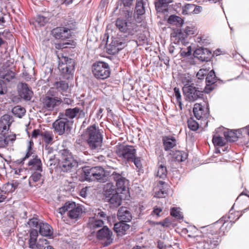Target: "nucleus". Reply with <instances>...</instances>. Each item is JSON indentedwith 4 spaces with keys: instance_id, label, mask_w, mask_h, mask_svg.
I'll use <instances>...</instances> for the list:
<instances>
[{
    "instance_id": "f03ea898",
    "label": "nucleus",
    "mask_w": 249,
    "mask_h": 249,
    "mask_svg": "<svg viewBox=\"0 0 249 249\" xmlns=\"http://www.w3.org/2000/svg\"><path fill=\"white\" fill-rule=\"evenodd\" d=\"M87 142L90 149L95 152L101 148L103 138L99 130L95 124L88 127L85 133Z\"/></svg>"
},
{
    "instance_id": "1a4fd4ad",
    "label": "nucleus",
    "mask_w": 249,
    "mask_h": 249,
    "mask_svg": "<svg viewBox=\"0 0 249 249\" xmlns=\"http://www.w3.org/2000/svg\"><path fill=\"white\" fill-rule=\"evenodd\" d=\"M188 78L187 83L183 88V91L186 100L190 102H194L200 97L202 94L201 91L197 90L196 87L189 85L191 81L189 76Z\"/></svg>"
},
{
    "instance_id": "7c9ffc66",
    "label": "nucleus",
    "mask_w": 249,
    "mask_h": 249,
    "mask_svg": "<svg viewBox=\"0 0 249 249\" xmlns=\"http://www.w3.org/2000/svg\"><path fill=\"white\" fill-rule=\"evenodd\" d=\"M148 0H137L135 11L138 15H142L145 13V6L147 4Z\"/></svg>"
},
{
    "instance_id": "2f4dec72",
    "label": "nucleus",
    "mask_w": 249,
    "mask_h": 249,
    "mask_svg": "<svg viewBox=\"0 0 249 249\" xmlns=\"http://www.w3.org/2000/svg\"><path fill=\"white\" fill-rule=\"evenodd\" d=\"M50 16L48 13L38 15L36 18V23L39 26H43L49 22Z\"/></svg>"
},
{
    "instance_id": "49530a36",
    "label": "nucleus",
    "mask_w": 249,
    "mask_h": 249,
    "mask_svg": "<svg viewBox=\"0 0 249 249\" xmlns=\"http://www.w3.org/2000/svg\"><path fill=\"white\" fill-rule=\"evenodd\" d=\"M73 43L72 42V43H71L70 41L60 42L56 45V48L58 49H61L68 47H73L75 46Z\"/></svg>"
},
{
    "instance_id": "2eb2a0df",
    "label": "nucleus",
    "mask_w": 249,
    "mask_h": 249,
    "mask_svg": "<svg viewBox=\"0 0 249 249\" xmlns=\"http://www.w3.org/2000/svg\"><path fill=\"white\" fill-rule=\"evenodd\" d=\"M194 55L201 61H208L211 58L212 53L208 49L200 47L194 51Z\"/></svg>"
},
{
    "instance_id": "c85d7f7f",
    "label": "nucleus",
    "mask_w": 249,
    "mask_h": 249,
    "mask_svg": "<svg viewBox=\"0 0 249 249\" xmlns=\"http://www.w3.org/2000/svg\"><path fill=\"white\" fill-rule=\"evenodd\" d=\"M89 226L91 231V233L95 232V230L102 228L104 226V222L102 220L94 219L92 218L89 220Z\"/></svg>"
},
{
    "instance_id": "4d7b16f0",
    "label": "nucleus",
    "mask_w": 249,
    "mask_h": 249,
    "mask_svg": "<svg viewBox=\"0 0 249 249\" xmlns=\"http://www.w3.org/2000/svg\"><path fill=\"white\" fill-rule=\"evenodd\" d=\"M28 223L30 226L39 228V223L38 219L36 218H33L30 219Z\"/></svg>"
},
{
    "instance_id": "603ef678",
    "label": "nucleus",
    "mask_w": 249,
    "mask_h": 249,
    "mask_svg": "<svg viewBox=\"0 0 249 249\" xmlns=\"http://www.w3.org/2000/svg\"><path fill=\"white\" fill-rule=\"evenodd\" d=\"M33 144H34V143H33V142L30 141L29 142L28 146V148H27V151L25 156L23 158V160L29 158L31 156V155L33 154L32 150V146H33Z\"/></svg>"
},
{
    "instance_id": "ddd939ff",
    "label": "nucleus",
    "mask_w": 249,
    "mask_h": 249,
    "mask_svg": "<svg viewBox=\"0 0 249 249\" xmlns=\"http://www.w3.org/2000/svg\"><path fill=\"white\" fill-rule=\"evenodd\" d=\"M18 87L19 91V94L21 98L26 101H30L33 96V92L28 85L24 83H19Z\"/></svg>"
},
{
    "instance_id": "393cba45",
    "label": "nucleus",
    "mask_w": 249,
    "mask_h": 249,
    "mask_svg": "<svg viewBox=\"0 0 249 249\" xmlns=\"http://www.w3.org/2000/svg\"><path fill=\"white\" fill-rule=\"evenodd\" d=\"M19 183L17 181L13 180L11 182H8L4 184L1 189V192L5 194L13 192L18 187Z\"/></svg>"
},
{
    "instance_id": "cd10ccee",
    "label": "nucleus",
    "mask_w": 249,
    "mask_h": 249,
    "mask_svg": "<svg viewBox=\"0 0 249 249\" xmlns=\"http://www.w3.org/2000/svg\"><path fill=\"white\" fill-rule=\"evenodd\" d=\"M163 142L165 151H168L174 147L177 144L176 140L174 137H164L163 138Z\"/></svg>"
},
{
    "instance_id": "6e6552de",
    "label": "nucleus",
    "mask_w": 249,
    "mask_h": 249,
    "mask_svg": "<svg viewBox=\"0 0 249 249\" xmlns=\"http://www.w3.org/2000/svg\"><path fill=\"white\" fill-rule=\"evenodd\" d=\"M53 127L59 135L69 134L71 129V122L67 118H60L53 122Z\"/></svg>"
},
{
    "instance_id": "09e8293b",
    "label": "nucleus",
    "mask_w": 249,
    "mask_h": 249,
    "mask_svg": "<svg viewBox=\"0 0 249 249\" xmlns=\"http://www.w3.org/2000/svg\"><path fill=\"white\" fill-rule=\"evenodd\" d=\"M116 27L121 32L124 31V20L123 19L118 18L116 21Z\"/></svg>"
},
{
    "instance_id": "c756f323",
    "label": "nucleus",
    "mask_w": 249,
    "mask_h": 249,
    "mask_svg": "<svg viewBox=\"0 0 249 249\" xmlns=\"http://www.w3.org/2000/svg\"><path fill=\"white\" fill-rule=\"evenodd\" d=\"M103 190L106 198L117 193V188L116 189L115 186L112 182L107 183L104 185Z\"/></svg>"
},
{
    "instance_id": "39448f33",
    "label": "nucleus",
    "mask_w": 249,
    "mask_h": 249,
    "mask_svg": "<svg viewBox=\"0 0 249 249\" xmlns=\"http://www.w3.org/2000/svg\"><path fill=\"white\" fill-rule=\"evenodd\" d=\"M58 69L67 79L72 78L74 72L75 61L71 58L62 56L59 58Z\"/></svg>"
},
{
    "instance_id": "f704fd0d",
    "label": "nucleus",
    "mask_w": 249,
    "mask_h": 249,
    "mask_svg": "<svg viewBox=\"0 0 249 249\" xmlns=\"http://www.w3.org/2000/svg\"><path fill=\"white\" fill-rule=\"evenodd\" d=\"M188 157L186 153L181 151H177L173 155V157L175 160L181 162L185 160Z\"/></svg>"
},
{
    "instance_id": "7ed1b4c3",
    "label": "nucleus",
    "mask_w": 249,
    "mask_h": 249,
    "mask_svg": "<svg viewBox=\"0 0 249 249\" xmlns=\"http://www.w3.org/2000/svg\"><path fill=\"white\" fill-rule=\"evenodd\" d=\"M59 158L58 165L62 172H71L78 166V162L72 156L71 153L68 149L60 150L59 152Z\"/></svg>"
},
{
    "instance_id": "473e14b6",
    "label": "nucleus",
    "mask_w": 249,
    "mask_h": 249,
    "mask_svg": "<svg viewBox=\"0 0 249 249\" xmlns=\"http://www.w3.org/2000/svg\"><path fill=\"white\" fill-rule=\"evenodd\" d=\"M168 22L170 24L180 27L183 24L184 20L181 18L173 15L169 17Z\"/></svg>"
},
{
    "instance_id": "a211bd4d",
    "label": "nucleus",
    "mask_w": 249,
    "mask_h": 249,
    "mask_svg": "<svg viewBox=\"0 0 249 249\" xmlns=\"http://www.w3.org/2000/svg\"><path fill=\"white\" fill-rule=\"evenodd\" d=\"M123 41L118 40H113L112 42L107 47V51L108 54H115L124 48Z\"/></svg>"
},
{
    "instance_id": "774afa93",
    "label": "nucleus",
    "mask_w": 249,
    "mask_h": 249,
    "mask_svg": "<svg viewBox=\"0 0 249 249\" xmlns=\"http://www.w3.org/2000/svg\"><path fill=\"white\" fill-rule=\"evenodd\" d=\"M169 223L170 221L168 219H165L164 221L159 223V224L162 225L163 227H168Z\"/></svg>"
},
{
    "instance_id": "20e7f679",
    "label": "nucleus",
    "mask_w": 249,
    "mask_h": 249,
    "mask_svg": "<svg viewBox=\"0 0 249 249\" xmlns=\"http://www.w3.org/2000/svg\"><path fill=\"white\" fill-rule=\"evenodd\" d=\"M40 101L42 107L48 110H53L62 102V98L54 94L53 89H49L46 94L40 98Z\"/></svg>"
},
{
    "instance_id": "aec40b11",
    "label": "nucleus",
    "mask_w": 249,
    "mask_h": 249,
    "mask_svg": "<svg viewBox=\"0 0 249 249\" xmlns=\"http://www.w3.org/2000/svg\"><path fill=\"white\" fill-rule=\"evenodd\" d=\"M15 134H8L4 133L0 136V148H4L10 145L16 140Z\"/></svg>"
},
{
    "instance_id": "72a5a7b5",
    "label": "nucleus",
    "mask_w": 249,
    "mask_h": 249,
    "mask_svg": "<svg viewBox=\"0 0 249 249\" xmlns=\"http://www.w3.org/2000/svg\"><path fill=\"white\" fill-rule=\"evenodd\" d=\"M119 193L117 191V193L111 195L109 197L107 198V200L110 203L116 207L120 206L122 202V198L119 195Z\"/></svg>"
},
{
    "instance_id": "9d476101",
    "label": "nucleus",
    "mask_w": 249,
    "mask_h": 249,
    "mask_svg": "<svg viewBox=\"0 0 249 249\" xmlns=\"http://www.w3.org/2000/svg\"><path fill=\"white\" fill-rule=\"evenodd\" d=\"M97 239L101 241L104 246H107L112 243V232L107 226L98 230L96 232Z\"/></svg>"
},
{
    "instance_id": "6e6d98bb",
    "label": "nucleus",
    "mask_w": 249,
    "mask_h": 249,
    "mask_svg": "<svg viewBox=\"0 0 249 249\" xmlns=\"http://www.w3.org/2000/svg\"><path fill=\"white\" fill-rule=\"evenodd\" d=\"M174 93H175V96H176L177 98V101L178 103H179V105L180 106H181V95L180 93L179 89L177 88H174Z\"/></svg>"
},
{
    "instance_id": "9b49d317",
    "label": "nucleus",
    "mask_w": 249,
    "mask_h": 249,
    "mask_svg": "<svg viewBox=\"0 0 249 249\" xmlns=\"http://www.w3.org/2000/svg\"><path fill=\"white\" fill-rule=\"evenodd\" d=\"M198 243L203 249H213L218 245L219 238L217 235L210 234L201 238Z\"/></svg>"
},
{
    "instance_id": "69168bd1",
    "label": "nucleus",
    "mask_w": 249,
    "mask_h": 249,
    "mask_svg": "<svg viewBox=\"0 0 249 249\" xmlns=\"http://www.w3.org/2000/svg\"><path fill=\"white\" fill-rule=\"evenodd\" d=\"M124 7V0H119L118 3L117 9H121Z\"/></svg>"
},
{
    "instance_id": "dca6fc26",
    "label": "nucleus",
    "mask_w": 249,
    "mask_h": 249,
    "mask_svg": "<svg viewBox=\"0 0 249 249\" xmlns=\"http://www.w3.org/2000/svg\"><path fill=\"white\" fill-rule=\"evenodd\" d=\"M123 172L121 174L113 172L112 174L113 179L116 182L117 191L118 193H123L124 191V177L123 175Z\"/></svg>"
},
{
    "instance_id": "0eeeda50",
    "label": "nucleus",
    "mask_w": 249,
    "mask_h": 249,
    "mask_svg": "<svg viewBox=\"0 0 249 249\" xmlns=\"http://www.w3.org/2000/svg\"><path fill=\"white\" fill-rule=\"evenodd\" d=\"M92 72L94 77L98 79L104 80L110 74L108 64L103 61H96L92 65Z\"/></svg>"
},
{
    "instance_id": "bf43d9fd",
    "label": "nucleus",
    "mask_w": 249,
    "mask_h": 249,
    "mask_svg": "<svg viewBox=\"0 0 249 249\" xmlns=\"http://www.w3.org/2000/svg\"><path fill=\"white\" fill-rule=\"evenodd\" d=\"M207 74V71L205 69H200L197 73L196 76L199 79H202Z\"/></svg>"
},
{
    "instance_id": "4be33fe9",
    "label": "nucleus",
    "mask_w": 249,
    "mask_h": 249,
    "mask_svg": "<svg viewBox=\"0 0 249 249\" xmlns=\"http://www.w3.org/2000/svg\"><path fill=\"white\" fill-rule=\"evenodd\" d=\"M68 88L69 84L67 82L64 81H60L55 82L50 89H53L54 94L57 95L58 92L62 93L63 92L67 91Z\"/></svg>"
},
{
    "instance_id": "37998d69",
    "label": "nucleus",
    "mask_w": 249,
    "mask_h": 249,
    "mask_svg": "<svg viewBox=\"0 0 249 249\" xmlns=\"http://www.w3.org/2000/svg\"><path fill=\"white\" fill-rule=\"evenodd\" d=\"M213 142L214 145L222 146L226 143V141L222 137L214 136L213 139Z\"/></svg>"
},
{
    "instance_id": "4c0bfd02",
    "label": "nucleus",
    "mask_w": 249,
    "mask_h": 249,
    "mask_svg": "<svg viewBox=\"0 0 249 249\" xmlns=\"http://www.w3.org/2000/svg\"><path fill=\"white\" fill-rule=\"evenodd\" d=\"M167 175V169L162 164H159L156 171V176L161 178H164Z\"/></svg>"
},
{
    "instance_id": "338daca9",
    "label": "nucleus",
    "mask_w": 249,
    "mask_h": 249,
    "mask_svg": "<svg viewBox=\"0 0 249 249\" xmlns=\"http://www.w3.org/2000/svg\"><path fill=\"white\" fill-rule=\"evenodd\" d=\"M62 99V103H63L65 104L70 105V104H71V103H72L71 100L70 98H69L65 97V98H63V99Z\"/></svg>"
},
{
    "instance_id": "4468645a",
    "label": "nucleus",
    "mask_w": 249,
    "mask_h": 249,
    "mask_svg": "<svg viewBox=\"0 0 249 249\" xmlns=\"http://www.w3.org/2000/svg\"><path fill=\"white\" fill-rule=\"evenodd\" d=\"M123 207H122L118 212L117 216L119 219L120 220V222L115 223L114 226V231L118 235L124 234V220L123 218V216H124V212H123Z\"/></svg>"
},
{
    "instance_id": "5701e85b",
    "label": "nucleus",
    "mask_w": 249,
    "mask_h": 249,
    "mask_svg": "<svg viewBox=\"0 0 249 249\" xmlns=\"http://www.w3.org/2000/svg\"><path fill=\"white\" fill-rule=\"evenodd\" d=\"M39 233L44 236L51 237L53 235V231L50 225L46 223L39 222Z\"/></svg>"
},
{
    "instance_id": "b1692460",
    "label": "nucleus",
    "mask_w": 249,
    "mask_h": 249,
    "mask_svg": "<svg viewBox=\"0 0 249 249\" xmlns=\"http://www.w3.org/2000/svg\"><path fill=\"white\" fill-rule=\"evenodd\" d=\"M207 109L208 108H207L205 110L204 107L200 104H196L193 108L194 116L197 119L199 120L206 116L208 112Z\"/></svg>"
},
{
    "instance_id": "a878e982",
    "label": "nucleus",
    "mask_w": 249,
    "mask_h": 249,
    "mask_svg": "<svg viewBox=\"0 0 249 249\" xmlns=\"http://www.w3.org/2000/svg\"><path fill=\"white\" fill-rule=\"evenodd\" d=\"M173 0H157L155 2V7L158 12L164 13L167 11L168 5Z\"/></svg>"
},
{
    "instance_id": "c03bdc74",
    "label": "nucleus",
    "mask_w": 249,
    "mask_h": 249,
    "mask_svg": "<svg viewBox=\"0 0 249 249\" xmlns=\"http://www.w3.org/2000/svg\"><path fill=\"white\" fill-rule=\"evenodd\" d=\"M193 4H187L182 8L181 13L183 15H189L193 14Z\"/></svg>"
},
{
    "instance_id": "5fc2aeb1",
    "label": "nucleus",
    "mask_w": 249,
    "mask_h": 249,
    "mask_svg": "<svg viewBox=\"0 0 249 249\" xmlns=\"http://www.w3.org/2000/svg\"><path fill=\"white\" fill-rule=\"evenodd\" d=\"M167 194L165 190L159 188V190L155 191V196L159 198L164 197Z\"/></svg>"
},
{
    "instance_id": "bb28decb",
    "label": "nucleus",
    "mask_w": 249,
    "mask_h": 249,
    "mask_svg": "<svg viewBox=\"0 0 249 249\" xmlns=\"http://www.w3.org/2000/svg\"><path fill=\"white\" fill-rule=\"evenodd\" d=\"M33 159L28 162V165L31 166V168L39 172L42 171V163L40 159L37 156H33Z\"/></svg>"
},
{
    "instance_id": "864d4df0",
    "label": "nucleus",
    "mask_w": 249,
    "mask_h": 249,
    "mask_svg": "<svg viewBox=\"0 0 249 249\" xmlns=\"http://www.w3.org/2000/svg\"><path fill=\"white\" fill-rule=\"evenodd\" d=\"M7 92L6 84L3 80H0V95L5 94Z\"/></svg>"
},
{
    "instance_id": "a18cd8bd",
    "label": "nucleus",
    "mask_w": 249,
    "mask_h": 249,
    "mask_svg": "<svg viewBox=\"0 0 249 249\" xmlns=\"http://www.w3.org/2000/svg\"><path fill=\"white\" fill-rule=\"evenodd\" d=\"M188 127L193 131L196 130L198 128V124L192 118L188 120Z\"/></svg>"
},
{
    "instance_id": "412c9836",
    "label": "nucleus",
    "mask_w": 249,
    "mask_h": 249,
    "mask_svg": "<svg viewBox=\"0 0 249 249\" xmlns=\"http://www.w3.org/2000/svg\"><path fill=\"white\" fill-rule=\"evenodd\" d=\"M12 121V117L9 115L5 114L2 116L0 120V132L3 133L8 130Z\"/></svg>"
},
{
    "instance_id": "58836bf2",
    "label": "nucleus",
    "mask_w": 249,
    "mask_h": 249,
    "mask_svg": "<svg viewBox=\"0 0 249 249\" xmlns=\"http://www.w3.org/2000/svg\"><path fill=\"white\" fill-rule=\"evenodd\" d=\"M116 153L118 157L122 160L124 159V143L119 144L116 146Z\"/></svg>"
},
{
    "instance_id": "e433bc0d",
    "label": "nucleus",
    "mask_w": 249,
    "mask_h": 249,
    "mask_svg": "<svg viewBox=\"0 0 249 249\" xmlns=\"http://www.w3.org/2000/svg\"><path fill=\"white\" fill-rule=\"evenodd\" d=\"M43 140L46 143H51L53 141V135L52 132L49 131L42 132L40 133Z\"/></svg>"
},
{
    "instance_id": "8fccbe9b",
    "label": "nucleus",
    "mask_w": 249,
    "mask_h": 249,
    "mask_svg": "<svg viewBox=\"0 0 249 249\" xmlns=\"http://www.w3.org/2000/svg\"><path fill=\"white\" fill-rule=\"evenodd\" d=\"M171 215L178 219H181L183 217L178 208H173L171 211Z\"/></svg>"
},
{
    "instance_id": "0e129e2a",
    "label": "nucleus",
    "mask_w": 249,
    "mask_h": 249,
    "mask_svg": "<svg viewBox=\"0 0 249 249\" xmlns=\"http://www.w3.org/2000/svg\"><path fill=\"white\" fill-rule=\"evenodd\" d=\"M41 132L38 129L34 130L32 134V137L36 138L38 136L40 135Z\"/></svg>"
},
{
    "instance_id": "680f3d73",
    "label": "nucleus",
    "mask_w": 249,
    "mask_h": 249,
    "mask_svg": "<svg viewBox=\"0 0 249 249\" xmlns=\"http://www.w3.org/2000/svg\"><path fill=\"white\" fill-rule=\"evenodd\" d=\"M38 236V232L36 230H32L30 232V237L33 238H36Z\"/></svg>"
},
{
    "instance_id": "6ab92c4d",
    "label": "nucleus",
    "mask_w": 249,
    "mask_h": 249,
    "mask_svg": "<svg viewBox=\"0 0 249 249\" xmlns=\"http://www.w3.org/2000/svg\"><path fill=\"white\" fill-rule=\"evenodd\" d=\"M65 116L70 119H73L76 117L79 118H83L85 117V112L78 107L68 108L65 110Z\"/></svg>"
},
{
    "instance_id": "a19ab883",
    "label": "nucleus",
    "mask_w": 249,
    "mask_h": 249,
    "mask_svg": "<svg viewBox=\"0 0 249 249\" xmlns=\"http://www.w3.org/2000/svg\"><path fill=\"white\" fill-rule=\"evenodd\" d=\"M183 32L187 36L193 35L197 34V29L195 26L190 25L185 27L183 30Z\"/></svg>"
},
{
    "instance_id": "79ce46f5",
    "label": "nucleus",
    "mask_w": 249,
    "mask_h": 249,
    "mask_svg": "<svg viewBox=\"0 0 249 249\" xmlns=\"http://www.w3.org/2000/svg\"><path fill=\"white\" fill-rule=\"evenodd\" d=\"M15 77V73L11 71H7L4 73H1L0 75V77L4 79L5 80L9 82Z\"/></svg>"
},
{
    "instance_id": "de8ad7c7",
    "label": "nucleus",
    "mask_w": 249,
    "mask_h": 249,
    "mask_svg": "<svg viewBox=\"0 0 249 249\" xmlns=\"http://www.w3.org/2000/svg\"><path fill=\"white\" fill-rule=\"evenodd\" d=\"M45 160L48 161V164L49 166L55 164V155L52 154L51 152H48V154L45 156Z\"/></svg>"
},
{
    "instance_id": "423d86ee",
    "label": "nucleus",
    "mask_w": 249,
    "mask_h": 249,
    "mask_svg": "<svg viewBox=\"0 0 249 249\" xmlns=\"http://www.w3.org/2000/svg\"><path fill=\"white\" fill-rule=\"evenodd\" d=\"M68 212V216L71 219H77L83 213V209L81 206L76 204L74 202H67L65 205L59 209V213L63 214Z\"/></svg>"
},
{
    "instance_id": "3c124183",
    "label": "nucleus",
    "mask_w": 249,
    "mask_h": 249,
    "mask_svg": "<svg viewBox=\"0 0 249 249\" xmlns=\"http://www.w3.org/2000/svg\"><path fill=\"white\" fill-rule=\"evenodd\" d=\"M42 177V175L40 173L38 172V171H36L35 172H34L31 176L30 177V180H32L34 182H37L40 180L41 178ZM30 183V181L29 182Z\"/></svg>"
},
{
    "instance_id": "ea45409f",
    "label": "nucleus",
    "mask_w": 249,
    "mask_h": 249,
    "mask_svg": "<svg viewBox=\"0 0 249 249\" xmlns=\"http://www.w3.org/2000/svg\"><path fill=\"white\" fill-rule=\"evenodd\" d=\"M216 81L215 72L213 70L211 71L207 74L206 78L207 85H211L214 84Z\"/></svg>"
},
{
    "instance_id": "13d9d810",
    "label": "nucleus",
    "mask_w": 249,
    "mask_h": 249,
    "mask_svg": "<svg viewBox=\"0 0 249 249\" xmlns=\"http://www.w3.org/2000/svg\"><path fill=\"white\" fill-rule=\"evenodd\" d=\"M36 238L30 237L29 240V247L31 249H35L36 245Z\"/></svg>"
},
{
    "instance_id": "c9c22d12",
    "label": "nucleus",
    "mask_w": 249,
    "mask_h": 249,
    "mask_svg": "<svg viewBox=\"0 0 249 249\" xmlns=\"http://www.w3.org/2000/svg\"><path fill=\"white\" fill-rule=\"evenodd\" d=\"M12 112L15 116L21 118L24 115L26 110L23 107L17 106L13 108Z\"/></svg>"
},
{
    "instance_id": "e2e57ef3",
    "label": "nucleus",
    "mask_w": 249,
    "mask_h": 249,
    "mask_svg": "<svg viewBox=\"0 0 249 249\" xmlns=\"http://www.w3.org/2000/svg\"><path fill=\"white\" fill-rule=\"evenodd\" d=\"M132 216L130 213L128 211L125 210V223L130 222Z\"/></svg>"
},
{
    "instance_id": "052dcab7",
    "label": "nucleus",
    "mask_w": 249,
    "mask_h": 249,
    "mask_svg": "<svg viewBox=\"0 0 249 249\" xmlns=\"http://www.w3.org/2000/svg\"><path fill=\"white\" fill-rule=\"evenodd\" d=\"M202 8L201 6H196L193 4V14H198L201 12Z\"/></svg>"
},
{
    "instance_id": "f8f14e48",
    "label": "nucleus",
    "mask_w": 249,
    "mask_h": 249,
    "mask_svg": "<svg viewBox=\"0 0 249 249\" xmlns=\"http://www.w3.org/2000/svg\"><path fill=\"white\" fill-rule=\"evenodd\" d=\"M136 150L132 146H125V159L128 161L133 162L136 167L138 169H141L142 165L140 158L136 157Z\"/></svg>"
},
{
    "instance_id": "f257e3e1",
    "label": "nucleus",
    "mask_w": 249,
    "mask_h": 249,
    "mask_svg": "<svg viewBox=\"0 0 249 249\" xmlns=\"http://www.w3.org/2000/svg\"><path fill=\"white\" fill-rule=\"evenodd\" d=\"M83 171L85 180L88 181L105 182L108 179L107 172L101 166L84 167Z\"/></svg>"
},
{
    "instance_id": "f3484780",
    "label": "nucleus",
    "mask_w": 249,
    "mask_h": 249,
    "mask_svg": "<svg viewBox=\"0 0 249 249\" xmlns=\"http://www.w3.org/2000/svg\"><path fill=\"white\" fill-rule=\"evenodd\" d=\"M52 35L57 39H64L71 36V30L65 27H57L52 31Z\"/></svg>"
}]
</instances>
